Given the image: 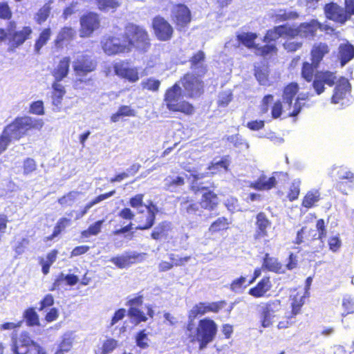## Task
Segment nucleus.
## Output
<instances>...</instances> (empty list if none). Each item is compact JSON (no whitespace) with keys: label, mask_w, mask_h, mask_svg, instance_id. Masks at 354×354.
Segmentation results:
<instances>
[{"label":"nucleus","mask_w":354,"mask_h":354,"mask_svg":"<svg viewBox=\"0 0 354 354\" xmlns=\"http://www.w3.org/2000/svg\"><path fill=\"white\" fill-rule=\"evenodd\" d=\"M301 181L300 179H294L288 187L286 199L290 202H293L299 198L301 192Z\"/></svg>","instance_id":"nucleus-44"},{"label":"nucleus","mask_w":354,"mask_h":354,"mask_svg":"<svg viewBox=\"0 0 354 354\" xmlns=\"http://www.w3.org/2000/svg\"><path fill=\"white\" fill-rule=\"evenodd\" d=\"M281 302L279 299L270 300L265 304L260 313L261 325L268 328L272 325L275 313L280 310Z\"/></svg>","instance_id":"nucleus-17"},{"label":"nucleus","mask_w":354,"mask_h":354,"mask_svg":"<svg viewBox=\"0 0 354 354\" xmlns=\"http://www.w3.org/2000/svg\"><path fill=\"white\" fill-rule=\"evenodd\" d=\"M254 75L261 85H269V70L267 65L255 66Z\"/></svg>","instance_id":"nucleus-50"},{"label":"nucleus","mask_w":354,"mask_h":354,"mask_svg":"<svg viewBox=\"0 0 354 354\" xmlns=\"http://www.w3.org/2000/svg\"><path fill=\"white\" fill-rule=\"evenodd\" d=\"M299 91V85L297 82H291L287 84L282 91V100L285 109L287 110L288 117H297L301 111L304 104L301 103V98L297 97L294 104L292 102Z\"/></svg>","instance_id":"nucleus-9"},{"label":"nucleus","mask_w":354,"mask_h":354,"mask_svg":"<svg viewBox=\"0 0 354 354\" xmlns=\"http://www.w3.org/2000/svg\"><path fill=\"white\" fill-rule=\"evenodd\" d=\"M290 300L291 301V312L289 316V319L295 318L301 311V308L305 303V295L302 292L294 291L290 296Z\"/></svg>","instance_id":"nucleus-33"},{"label":"nucleus","mask_w":354,"mask_h":354,"mask_svg":"<svg viewBox=\"0 0 354 354\" xmlns=\"http://www.w3.org/2000/svg\"><path fill=\"white\" fill-rule=\"evenodd\" d=\"M271 116L273 119L279 118L285 111H287L282 100H277L272 105Z\"/></svg>","instance_id":"nucleus-59"},{"label":"nucleus","mask_w":354,"mask_h":354,"mask_svg":"<svg viewBox=\"0 0 354 354\" xmlns=\"http://www.w3.org/2000/svg\"><path fill=\"white\" fill-rule=\"evenodd\" d=\"M354 58V46L349 42L341 44L338 47V59L342 66Z\"/></svg>","instance_id":"nucleus-36"},{"label":"nucleus","mask_w":354,"mask_h":354,"mask_svg":"<svg viewBox=\"0 0 354 354\" xmlns=\"http://www.w3.org/2000/svg\"><path fill=\"white\" fill-rule=\"evenodd\" d=\"M254 50L257 55L263 57L276 55L278 52L277 45L275 44L270 43H266V44L262 46L257 44Z\"/></svg>","instance_id":"nucleus-47"},{"label":"nucleus","mask_w":354,"mask_h":354,"mask_svg":"<svg viewBox=\"0 0 354 354\" xmlns=\"http://www.w3.org/2000/svg\"><path fill=\"white\" fill-rule=\"evenodd\" d=\"M70 64L71 57L69 56H64L59 59L57 65L51 72V74L55 79L54 81L61 82L68 76L69 73Z\"/></svg>","instance_id":"nucleus-31"},{"label":"nucleus","mask_w":354,"mask_h":354,"mask_svg":"<svg viewBox=\"0 0 354 354\" xmlns=\"http://www.w3.org/2000/svg\"><path fill=\"white\" fill-rule=\"evenodd\" d=\"M342 245V240L339 234L331 236L328 239V248L333 252H337Z\"/></svg>","instance_id":"nucleus-63"},{"label":"nucleus","mask_w":354,"mask_h":354,"mask_svg":"<svg viewBox=\"0 0 354 354\" xmlns=\"http://www.w3.org/2000/svg\"><path fill=\"white\" fill-rule=\"evenodd\" d=\"M97 8L103 12H114L121 5V0H95Z\"/></svg>","instance_id":"nucleus-40"},{"label":"nucleus","mask_w":354,"mask_h":354,"mask_svg":"<svg viewBox=\"0 0 354 354\" xmlns=\"http://www.w3.org/2000/svg\"><path fill=\"white\" fill-rule=\"evenodd\" d=\"M17 24L15 21H10L6 30L8 41L7 50L14 53L29 40L32 35L33 29L30 26H24L19 30H16Z\"/></svg>","instance_id":"nucleus-7"},{"label":"nucleus","mask_w":354,"mask_h":354,"mask_svg":"<svg viewBox=\"0 0 354 354\" xmlns=\"http://www.w3.org/2000/svg\"><path fill=\"white\" fill-rule=\"evenodd\" d=\"M180 210L187 214H196L199 211V203L196 202L192 197L185 196L178 198Z\"/></svg>","instance_id":"nucleus-39"},{"label":"nucleus","mask_w":354,"mask_h":354,"mask_svg":"<svg viewBox=\"0 0 354 354\" xmlns=\"http://www.w3.org/2000/svg\"><path fill=\"white\" fill-rule=\"evenodd\" d=\"M173 227L170 221H162L158 223L150 233L152 239L158 241L167 240L172 232Z\"/></svg>","instance_id":"nucleus-29"},{"label":"nucleus","mask_w":354,"mask_h":354,"mask_svg":"<svg viewBox=\"0 0 354 354\" xmlns=\"http://www.w3.org/2000/svg\"><path fill=\"white\" fill-rule=\"evenodd\" d=\"M113 70L117 76L130 83H136L140 79L138 68L129 66L128 63L124 61L114 64Z\"/></svg>","instance_id":"nucleus-19"},{"label":"nucleus","mask_w":354,"mask_h":354,"mask_svg":"<svg viewBox=\"0 0 354 354\" xmlns=\"http://www.w3.org/2000/svg\"><path fill=\"white\" fill-rule=\"evenodd\" d=\"M322 199L320 191L317 189L308 190L304 196L301 205L306 209L314 208Z\"/></svg>","instance_id":"nucleus-35"},{"label":"nucleus","mask_w":354,"mask_h":354,"mask_svg":"<svg viewBox=\"0 0 354 354\" xmlns=\"http://www.w3.org/2000/svg\"><path fill=\"white\" fill-rule=\"evenodd\" d=\"M44 124V121L41 118L24 115L16 117L4 127L3 131L11 142L19 141L24 137L40 131Z\"/></svg>","instance_id":"nucleus-3"},{"label":"nucleus","mask_w":354,"mask_h":354,"mask_svg":"<svg viewBox=\"0 0 354 354\" xmlns=\"http://www.w3.org/2000/svg\"><path fill=\"white\" fill-rule=\"evenodd\" d=\"M23 174L29 175L37 170V163L33 158H26L23 162Z\"/></svg>","instance_id":"nucleus-61"},{"label":"nucleus","mask_w":354,"mask_h":354,"mask_svg":"<svg viewBox=\"0 0 354 354\" xmlns=\"http://www.w3.org/2000/svg\"><path fill=\"white\" fill-rule=\"evenodd\" d=\"M79 194V192L70 191L59 198L57 199V203L62 207L71 206L75 202L77 196Z\"/></svg>","instance_id":"nucleus-56"},{"label":"nucleus","mask_w":354,"mask_h":354,"mask_svg":"<svg viewBox=\"0 0 354 354\" xmlns=\"http://www.w3.org/2000/svg\"><path fill=\"white\" fill-rule=\"evenodd\" d=\"M318 30L324 32L326 35H333L337 32L335 29L328 25L324 24L317 19H312L308 21L300 23L298 26L290 25L291 39L296 37L313 39L317 37Z\"/></svg>","instance_id":"nucleus-6"},{"label":"nucleus","mask_w":354,"mask_h":354,"mask_svg":"<svg viewBox=\"0 0 354 354\" xmlns=\"http://www.w3.org/2000/svg\"><path fill=\"white\" fill-rule=\"evenodd\" d=\"M118 216L121 219L128 221L129 223L121 228L114 230L113 232V234L120 235L131 231L133 229V225L131 221L135 217L133 212L129 207H124L118 212Z\"/></svg>","instance_id":"nucleus-34"},{"label":"nucleus","mask_w":354,"mask_h":354,"mask_svg":"<svg viewBox=\"0 0 354 354\" xmlns=\"http://www.w3.org/2000/svg\"><path fill=\"white\" fill-rule=\"evenodd\" d=\"M205 59V53L202 50L193 53L189 59L190 68L195 71V73L205 75L208 72Z\"/></svg>","instance_id":"nucleus-25"},{"label":"nucleus","mask_w":354,"mask_h":354,"mask_svg":"<svg viewBox=\"0 0 354 354\" xmlns=\"http://www.w3.org/2000/svg\"><path fill=\"white\" fill-rule=\"evenodd\" d=\"M71 219L66 217L60 218L57 223L55 224L52 234L48 236L47 240H52L55 237L57 236L61 232L71 224Z\"/></svg>","instance_id":"nucleus-54"},{"label":"nucleus","mask_w":354,"mask_h":354,"mask_svg":"<svg viewBox=\"0 0 354 354\" xmlns=\"http://www.w3.org/2000/svg\"><path fill=\"white\" fill-rule=\"evenodd\" d=\"M330 51V48L328 44L322 41L316 42L310 48V62L305 61L301 65V78L307 82H312V87L317 95L325 91V85L332 87L336 82V72L329 70H317L324 57L329 55Z\"/></svg>","instance_id":"nucleus-1"},{"label":"nucleus","mask_w":354,"mask_h":354,"mask_svg":"<svg viewBox=\"0 0 354 354\" xmlns=\"http://www.w3.org/2000/svg\"><path fill=\"white\" fill-rule=\"evenodd\" d=\"M135 341L136 345L142 349H145L149 347V338L145 329L140 330L136 333Z\"/></svg>","instance_id":"nucleus-58"},{"label":"nucleus","mask_w":354,"mask_h":354,"mask_svg":"<svg viewBox=\"0 0 354 354\" xmlns=\"http://www.w3.org/2000/svg\"><path fill=\"white\" fill-rule=\"evenodd\" d=\"M342 305L344 312L343 316L354 313V300L351 297H344Z\"/></svg>","instance_id":"nucleus-64"},{"label":"nucleus","mask_w":354,"mask_h":354,"mask_svg":"<svg viewBox=\"0 0 354 354\" xmlns=\"http://www.w3.org/2000/svg\"><path fill=\"white\" fill-rule=\"evenodd\" d=\"M280 37L286 39H291L290 25L285 24L274 26L266 31L262 41L265 43H270L276 41Z\"/></svg>","instance_id":"nucleus-23"},{"label":"nucleus","mask_w":354,"mask_h":354,"mask_svg":"<svg viewBox=\"0 0 354 354\" xmlns=\"http://www.w3.org/2000/svg\"><path fill=\"white\" fill-rule=\"evenodd\" d=\"M333 86L335 88L330 100L333 104H338L350 93L351 85L346 77L342 76L338 79L336 77V82Z\"/></svg>","instance_id":"nucleus-21"},{"label":"nucleus","mask_w":354,"mask_h":354,"mask_svg":"<svg viewBox=\"0 0 354 354\" xmlns=\"http://www.w3.org/2000/svg\"><path fill=\"white\" fill-rule=\"evenodd\" d=\"M255 218L253 238L255 241H261L268 236V230L271 227L272 222L263 212H259Z\"/></svg>","instance_id":"nucleus-20"},{"label":"nucleus","mask_w":354,"mask_h":354,"mask_svg":"<svg viewBox=\"0 0 354 354\" xmlns=\"http://www.w3.org/2000/svg\"><path fill=\"white\" fill-rule=\"evenodd\" d=\"M128 316L135 321L136 324L147 320V316L138 308H129L127 310Z\"/></svg>","instance_id":"nucleus-57"},{"label":"nucleus","mask_w":354,"mask_h":354,"mask_svg":"<svg viewBox=\"0 0 354 354\" xmlns=\"http://www.w3.org/2000/svg\"><path fill=\"white\" fill-rule=\"evenodd\" d=\"M315 228L317 232V239L323 241L327 235L326 225L323 218H319L316 221Z\"/></svg>","instance_id":"nucleus-62"},{"label":"nucleus","mask_w":354,"mask_h":354,"mask_svg":"<svg viewBox=\"0 0 354 354\" xmlns=\"http://www.w3.org/2000/svg\"><path fill=\"white\" fill-rule=\"evenodd\" d=\"M142 255L137 252H127L123 255H118L111 258L110 261L117 268L123 269L133 263L142 261Z\"/></svg>","instance_id":"nucleus-24"},{"label":"nucleus","mask_w":354,"mask_h":354,"mask_svg":"<svg viewBox=\"0 0 354 354\" xmlns=\"http://www.w3.org/2000/svg\"><path fill=\"white\" fill-rule=\"evenodd\" d=\"M230 221L227 218L222 216L212 222L209 227L212 234L227 230L229 228Z\"/></svg>","instance_id":"nucleus-51"},{"label":"nucleus","mask_w":354,"mask_h":354,"mask_svg":"<svg viewBox=\"0 0 354 354\" xmlns=\"http://www.w3.org/2000/svg\"><path fill=\"white\" fill-rule=\"evenodd\" d=\"M233 93L232 91H224L219 93L217 105L219 107H226L232 100Z\"/></svg>","instance_id":"nucleus-60"},{"label":"nucleus","mask_w":354,"mask_h":354,"mask_svg":"<svg viewBox=\"0 0 354 354\" xmlns=\"http://www.w3.org/2000/svg\"><path fill=\"white\" fill-rule=\"evenodd\" d=\"M76 37V31L71 26H64L60 28L57 36L53 40V46L57 50L64 48L65 41L70 42Z\"/></svg>","instance_id":"nucleus-27"},{"label":"nucleus","mask_w":354,"mask_h":354,"mask_svg":"<svg viewBox=\"0 0 354 354\" xmlns=\"http://www.w3.org/2000/svg\"><path fill=\"white\" fill-rule=\"evenodd\" d=\"M60 82L53 81L52 83V104L53 106L60 109L64 97L66 93L65 87L59 83Z\"/></svg>","instance_id":"nucleus-37"},{"label":"nucleus","mask_w":354,"mask_h":354,"mask_svg":"<svg viewBox=\"0 0 354 354\" xmlns=\"http://www.w3.org/2000/svg\"><path fill=\"white\" fill-rule=\"evenodd\" d=\"M171 20L177 31H185L192 20V15L190 9L184 3L174 4L171 10Z\"/></svg>","instance_id":"nucleus-10"},{"label":"nucleus","mask_w":354,"mask_h":354,"mask_svg":"<svg viewBox=\"0 0 354 354\" xmlns=\"http://www.w3.org/2000/svg\"><path fill=\"white\" fill-rule=\"evenodd\" d=\"M24 318L28 326H35L39 325V315L32 307L27 308L24 313Z\"/></svg>","instance_id":"nucleus-53"},{"label":"nucleus","mask_w":354,"mask_h":354,"mask_svg":"<svg viewBox=\"0 0 354 354\" xmlns=\"http://www.w3.org/2000/svg\"><path fill=\"white\" fill-rule=\"evenodd\" d=\"M299 17L296 11H287L286 9H279L272 14L271 18L275 23L282 22L288 20H294Z\"/></svg>","instance_id":"nucleus-43"},{"label":"nucleus","mask_w":354,"mask_h":354,"mask_svg":"<svg viewBox=\"0 0 354 354\" xmlns=\"http://www.w3.org/2000/svg\"><path fill=\"white\" fill-rule=\"evenodd\" d=\"M136 115V111L128 105H121L119 106L118 111L111 115V121L117 122L121 118L123 117H135Z\"/></svg>","instance_id":"nucleus-46"},{"label":"nucleus","mask_w":354,"mask_h":354,"mask_svg":"<svg viewBox=\"0 0 354 354\" xmlns=\"http://www.w3.org/2000/svg\"><path fill=\"white\" fill-rule=\"evenodd\" d=\"M104 222V219L95 221L94 223L90 225L86 230L81 232V236L82 238H88L91 236L97 235L102 230V225Z\"/></svg>","instance_id":"nucleus-52"},{"label":"nucleus","mask_w":354,"mask_h":354,"mask_svg":"<svg viewBox=\"0 0 354 354\" xmlns=\"http://www.w3.org/2000/svg\"><path fill=\"white\" fill-rule=\"evenodd\" d=\"M354 180V174L350 171H346L339 176V180L335 183L336 189L346 194V187H349L347 183H352Z\"/></svg>","instance_id":"nucleus-41"},{"label":"nucleus","mask_w":354,"mask_h":354,"mask_svg":"<svg viewBox=\"0 0 354 354\" xmlns=\"http://www.w3.org/2000/svg\"><path fill=\"white\" fill-rule=\"evenodd\" d=\"M151 28L158 41H168L174 37V27L166 19L160 15L155 16L152 19Z\"/></svg>","instance_id":"nucleus-13"},{"label":"nucleus","mask_w":354,"mask_h":354,"mask_svg":"<svg viewBox=\"0 0 354 354\" xmlns=\"http://www.w3.org/2000/svg\"><path fill=\"white\" fill-rule=\"evenodd\" d=\"M226 305L227 303L225 300L211 303L199 302L193 306L189 312V317L194 319L207 313H217Z\"/></svg>","instance_id":"nucleus-18"},{"label":"nucleus","mask_w":354,"mask_h":354,"mask_svg":"<svg viewBox=\"0 0 354 354\" xmlns=\"http://www.w3.org/2000/svg\"><path fill=\"white\" fill-rule=\"evenodd\" d=\"M164 102L167 109L171 112H179L185 115H192L195 112L194 105L183 100L182 90L178 83H175L166 89Z\"/></svg>","instance_id":"nucleus-5"},{"label":"nucleus","mask_w":354,"mask_h":354,"mask_svg":"<svg viewBox=\"0 0 354 354\" xmlns=\"http://www.w3.org/2000/svg\"><path fill=\"white\" fill-rule=\"evenodd\" d=\"M218 201V194L209 187L203 193L199 204L202 209L211 212L217 207Z\"/></svg>","instance_id":"nucleus-30"},{"label":"nucleus","mask_w":354,"mask_h":354,"mask_svg":"<svg viewBox=\"0 0 354 354\" xmlns=\"http://www.w3.org/2000/svg\"><path fill=\"white\" fill-rule=\"evenodd\" d=\"M58 251L56 249L50 250L46 254V259L40 258L39 259V264L41 266V271L44 275H46L50 272V266L55 262Z\"/></svg>","instance_id":"nucleus-42"},{"label":"nucleus","mask_w":354,"mask_h":354,"mask_svg":"<svg viewBox=\"0 0 354 354\" xmlns=\"http://www.w3.org/2000/svg\"><path fill=\"white\" fill-rule=\"evenodd\" d=\"M145 207L147 214H145L143 210L138 211V216L135 219L137 223L135 229L137 230H149L155 223L156 216L158 212L157 206L152 201H149Z\"/></svg>","instance_id":"nucleus-14"},{"label":"nucleus","mask_w":354,"mask_h":354,"mask_svg":"<svg viewBox=\"0 0 354 354\" xmlns=\"http://www.w3.org/2000/svg\"><path fill=\"white\" fill-rule=\"evenodd\" d=\"M140 168V165L138 163H134L130 166L127 171L121 172L112 177L109 181L111 183L115 182H120L125 178L136 175Z\"/></svg>","instance_id":"nucleus-49"},{"label":"nucleus","mask_w":354,"mask_h":354,"mask_svg":"<svg viewBox=\"0 0 354 354\" xmlns=\"http://www.w3.org/2000/svg\"><path fill=\"white\" fill-rule=\"evenodd\" d=\"M53 35L50 27L47 26L40 29L38 35L34 40L33 53L39 55L41 54L43 48L47 46Z\"/></svg>","instance_id":"nucleus-26"},{"label":"nucleus","mask_w":354,"mask_h":354,"mask_svg":"<svg viewBox=\"0 0 354 354\" xmlns=\"http://www.w3.org/2000/svg\"><path fill=\"white\" fill-rule=\"evenodd\" d=\"M51 12V8L49 3L43 5L35 14L34 21L38 25L45 23L49 18Z\"/></svg>","instance_id":"nucleus-48"},{"label":"nucleus","mask_w":354,"mask_h":354,"mask_svg":"<svg viewBox=\"0 0 354 354\" xmlns=\"http://www.w3.org/2000/svg\"><path fill=\"white\" fill-rule=\"evenodd\" d=\"M169 259L171 260V262L162 261L158 264V270L160 272L168 271L171 269H172L174 266H180L184 265L186 262H187L189 260H190L191 257L189 256H186L184 257H180L179 259L175 258L174 254H170Z\"/></svg>","instance_id":"nucleus-38"},{"label":"nucleus","mask_w":354,"mask_h":354,"mask_svg":"<svg viewBox=\"0 0 354 354\" xmlns=\"http://www.w3.org/2000/svg\"><path fill=\"white\" fill-rule=\"evenodd\" d=\"M257 38V35L256 33L250 32H242L236 35L237 41L249 49H255L257 45L255 44Z\"/></svg>","instance_id":"nucleus-45"},{"label":"nucleus","mask_w":354,"mask_h":354,"mask_svg":"<svg viewBox=\"0 0 354 354\" xmlns=\"http://www.w3.org/2000/svg\"><path fill=\"white\" fill-rule=\"evenodd\" d=\"M11 348L14 354H28L30 351V347L34 346V342L28 332L23 331L19 335L13 333L11 336Z\"/></svg>","instance_id":"nucleus-15"},{"label":"nucleus","mask_w":354,"mask_h":354,"mask_svg":"<svg viewBox=\"0 0 354 354\" xmlns=\"http://www.w3.org/2000/svg\"><path fill=\"white\" fill-rule=\"evenodd\" d=\"M80 37H90L100 27V15L93 11L86 12L80 17Z\"/></svg>","instance_id":"nucleus-12"},{"label":"nucleus","mask_w":354,"mask_h":354,"mask_svg":"<svg viewBox=\"0 0 354 354\" xmlns=\"http://www.w3.org/2000/svg\"><path fill=\"white\" fill-rule=\"evenodd\" d=\"M283 176L286 178H288L287 173L276 171L273 173V176L268 178L265 174H261L255 181L249 184V187L258 191H268L274 188L277 184V177Z\"/></svg>","instance_id":"nucleus-16"},{"label":"nucleus","mask_w":354,"mask_h":354,"mask_svg":"<svg viewBox=\"0 0 354 354\" xmlns=\"http://www.w3.org/2000/svg\"><path fill=\"white\" fill-rule=\"evenodd\" d=\"M72 66L75 75L82 77L97 70V61L93 55L82 53L75 59Z\"/></svg>","instance_id":"nucleus-11"},{"label":"nucleus","mask_w":354,"mask_h":354,"mask_svg":"<svg viewBox=\"0 0 354 354\" xmlns=\"http://www.w3.org/2000/svg\"><path fill=\"white\" fill-rule=\"evenodd\" d=\"M205 75L187 72L183 74L178 81L184 89L186 96L194 99L201 97L205 93V82L203 77Z\"/></svg>","instance_id":"nucleus-8"},{"label":"nucleus","mask_w":354,"mask_h":354,"mask_svg":"<svg viewBox=\"0 0 354 354\" xmlns=\"http://www.w3.org/2000/svg\"><path fill=\"white\" fill-rule=\"evenodd\" d=\"M218 326L216 322L208 317L198 321L196 328L194 324L189 322L185 328V337L189 343L198 342L199 349L207 347L216 337Z\"/></svg>","instance_id":"nucleus-4"},{"label":"nucleus","mask_w":354,"mask_h":354,"mask_svg":"<svg viewBox=\"0 0 354 354\" xmlns=\"http://www.w3.org/2000/svg\"><path fill=\"white\" fill-rule=\"evenodd\" d=\"M272 288V283L269 276H264L258 283L248 290V294L254 298H261L266 295Z\"/></svg>","instance_id":"nucleus-28"},{"label":"nucleus","mask_w":354,"mask_h":354,"mask_svg":"<svg viewBox=\"0 0 354 354\" xmlns=\"http://www.w3.org/2000/svg\"><path fill=\"white\" fill-rule=\"evenodd\" d=\"M160 81L153 77H149L142 81L140 85L142 90L158 92L160 86Z\"/></svg>","instance_id":"nucleus-55"},{"label":"nucleus","mask_w":354,"mask_h":354,"mask_svg":"<svg viewBox=\"0 0 354 354\" xmlns=\"http://www.w3.org/2000/svg\"><path fill=\"white\" fill-rule=\"evenodd\" d=\"M262 268L263 270L281 274L285 272L282 263L277 257H272L266 253L262 259Z\"/></svg>","instance_id":"nucleus-32"},{"label":"nucleus","mask_w":354,"mask_h":354,"mask_svg":"<svg viewBox=\"0 0 354 354\" xmlns=\"http://www.w3.org/2000/svg\"><path fill=\"white\" fill-rule=\"evenodd\" d=\"M151 46V38L147 30L133 23L125 26L121 39L111 37L102 43V49L108 55L129 53L133 49L145 53L149 50Z\"/></svg>","instance_id":"nucleus-2"},{"label":"nucleus","mask_w":354,"mask_h":354,"mask_svg":"<svg viewBox=\"0 0 354 354\" xmlns=\"http://www.w3.org/2000/svg\"><path fill=\"white\" fill-rule=\"evenodd\" d=\"M324 13L327 19L340 24H344L350 19L344 8L333 2L325 6Z\"/></svg>","instance_id":"nucleus-22"}]
</instances>
